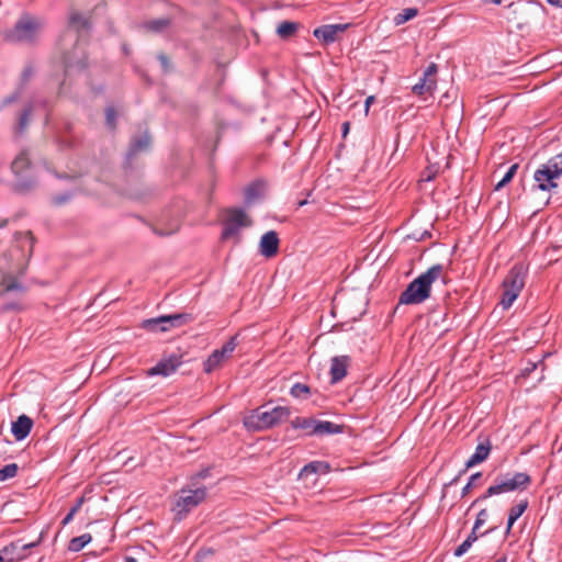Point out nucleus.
<instances>
[{"instance_id": "nucleus-1", "label": "nucleus", "mask_w": 562, "mask_h": 562, "mask_svg": "<svg viewBox=\"0 0 562 562\" xmlns=\"http://www.w3.org/2000/svg\"><path fill=\"white\" fill-rule=\"evenodd\" d=\"M446 273L442 265H434L427 271L414 279L400 295V304H420L430 297L431 285L437 280L446 282Z\"/></svg>"}, {"instance_id": "nucleus-2", "label": "nucleus", "mask_w": 562, "mask_h": 562, "mask_svg": "<svg viewBox=\"0 0 562 562\" xmlns=\"http://www.w3.org/2000/svg\"><path fill=\"white\" fill-rule=\"evenodd\" d=\"M34 237L30 231L19 232L14 235L12 245L4 252V259L12 271L23 273L34 248Z\"/></svg>"}, {"instance_id": "nucleus-3", "label": "nucleus", "mask_w": 562, "mask_h": 562, "mask_svg": "<svg viewBox=\"0 0 562 562\" xmlns=\"http://www.w3.org/2000/svg\"><path fill=\"white\" fill-rule=\"evenodd\" d=\"M289 416L290 409L288 407L274 406L268 408L261 406L245 416L244 426L252 431L263 430L285 422Z\"/></svg>"}, {"instance_id": "nucleus-4", "label": "nucleus", "mask_w": 562, "mask_h": 562, "mask_svg": "<svg viewBox=\"0 0 562 562\" xmlns=\"http://www.w3.org/2000/svg\"><path fill=\"white\" fill-rule=\"evenodd\" d=\"M11 171L14 177L12 190L16 193H29L36 187V178L33 175L32 164L26 150H22L11 162Z\"/></svg>"}, {"instance_id": "nucleus-5", "label": "nucleus", "mask_w": 562, "mask_h": 562, "mask_svg": "<svg viewBox=\"0 0 562 562\" xmlns=\"http://www.w3.org/2000/svg\"><path fill=\"white\" fill-rule=\"evenodd\" d=\"M530 483L531 479L525 472H514L498 475L494 480V483L486 490L485 494L476 499L475 503L494 495L514 491H524L530 485Z\"/></svg>"}, {"instance_id": "nucleus-6", "label": "nucleus", "mask_w": 562, "mask_h": 562, "mask_svg": "<svg viewBox=\"0 0 562 562\" xmlns=\"http://www.w3.org/2000/svg\"><path fill=\"white\" fill-rule=\"evenodd\" d=\"M562 176V151L542 164L533 173V180L541 191L558 188L557 180Z\"/></svg>"}, {"instance_id": "nucleus-7", "label": "nucleus", "mask_w": 562, "mask_h": 562, "mask_svg": "<svg viewBox=\"0 0 562 562\" xmlns=\"http://www.w3.org/2000/svg\"><path fill=\"white\" fill-rule=\"evenodd\" d=\"M526 273L521 266L513 267L503 281V294L499 304L508 310L525 286Z\"/></svg>"}, {"instance_id": "nucleus-8", "label": "nucleus", "mask_w": 562, "mask_h": 562, "mask_svg": "<svg viewBox=\"0 0 562 562\" xmlns=\"http://www.w3.org/2000/svg\"><path fill=\"white\" fill-rule=\"evenodd\" d=\"M207 495L205 487H196L192 488H181L176 495L172 512L178 517V519H182L186 517L193 508L199 506L202 502L205 501Z\"/></svg>"}, {"instance_id": "nucleus-9", "label": "nucleus", "mask_w": 562, "mask_h": 562, "mask_svg": "<svg viewBox=\"0 0 562 562\" xmlns=\"http://www.w3.org/2000/svg\"><path fill=\"white\" fill-rule=\"evenodd\" d=\"M226 218L223 223L222 239H234L235 244L240 240V231L252 224L250 217L240 209H229L226 211Z\"/></svg>"}, {"instance_id": "nucleus-10", "label": "nucleus", "mask_w": 562, "mask_h": 562, "mask_svg": "<svg viewBox=\"0 0 562 562\" xmlns=\"http://www.w3.org/2000/svg\"><path fill=\"white\" fill-rule=\"evenodd\" d=\"M191 319L189 314L165 315L156 318L145 319L142 328L150 333H165L171 328L179 327Z\"/></svg>"}, {"instance_id": "nucleus-11", "label": "nucleus", "mask_w": 562, "mask_h": 562, "mask_svg": "<svg viewBox=\"0 0 562 562\" xmlns=\"http://www.w3.org/2000/svg\"><path fill=\"white\" fill-rule=\"evenodd\" d=\"M43 22L34 16L24 15L15 24L10 37L12 41H32L41 31Z\"/></svg>"}, {"instance_id": "nucleus-12", "label": "nucleus", "mask_w": 562, "mask_h": 562, "mask_svg": "<svg viewBox=\"0 0 562 562\" xmlns=\"http://www.w3.org/2000/svg\"><path fill=\"white\" fill-rule=\"evenodd\" d=\"M40 542L22 543L21 540L14 541L5 546L0 551V562H21L29 557V550L37 546Z\"/></svg>"}, {"instance_id": "nucleus-13", "label": "nucleus", "mask_w": 562, "mask_h": 562, "mask_svg": "<svg viewBox=\"0 0 562 562\" xmlns=\"http://www.w3.org/2000/svg\"><path fill=\"white\" fill-rule=\"evenodd\" d=\"M237 346L236 337H232L221 349L214 350L204 362V371L211 373L222 367Z\"/></svg>"}, {"instance_id": "nucleus-14", "label": "nucleus", "mask_w": 562, "mask_h": 562, "mask_svg": "<svg viewBox=\"0 0 562 562\" xmlns=\"http://www.w3.org/2000/svg\"><path fill=\"white\" fill-rule=\"evenodd\" d=\"M183 363L182 355L172 353L162 358L156 366L150 368L147 372L148 375L169 376Z\"/></svg>"}, {"instance_id": "nucleus-15", "label": "nucleus", "mask_w": 562, "mask_h": 562, "mask_svg": "<svg viewBox=\"0 0 562 562\" xmlns=\"http://www.w3.org/2000/svg\"><path fill=\"white\" fill-rule=\"evenodd\" d=\"M438 66L431 63L424 71L419 82L413 87V92L417 95L432 93L437 86Z\"/></svg>"}, {"instance_id": "nucleus-16", "label": "nucleus", "mask_w": 562, "mask_h": 562, "mask_svg": "<svg viewBox=\"0 0 562 562\" xmlns=\"http://www.w3.org/2000/svg\"><path fill=\"white\" fill-rule=\"evenodd\" d=\"M348 24H327L316 27L313 35L324 44H330L339 40V36L347 30Z\"/></svg>"}, {"instance_id": "nucleus-17", "label": "nucleus", "mask_w": 562, "mask_h": 562, "mask_svg": "<svg viewBox=\"0 0 562 562\" xmlns=\"http://www.w3.org/2000/svg\"><path fill=\"white\" fill-rule=\"evenodd\" d=\"M279 237L274 231L265 233L259 243L260 254L267 258L274 257L279 250Z\"/></svg>"}, {"instance_id": "nucleus-18", "label": "nucleus", "mask_w": 562, "mask_h": 562, "mask_svg": "<svg viewBox=\"0 0 562 562\" xmlns=\"http://www.w3.org/2000/svg\"><path fill=\"white\" fill-rule=\"evenodd\" d=\"M89 26H90V21L88 18L83 16L82 14H80L78 12H71L69 15V21H68V29L65 32L61 41H64L68 36L74 37L75 34H72V33L79 34V32H81L83 30H88Z\"/></svg>"}, {"instance_id": "nucleus-19", "label": "nucleus", "mask_w": 562, "mask_h": 562, "mask_svg": "<svg viewBox=\"0 0 562 562\" xmlns=\"http://www.w3.org/2000/svg\"><path fill=\"white\" fill-rule=\"evenodd\" d=\"M350 366V358L348 356H337L331 359L330 378L333 383L342 380L347 374V369Z\"/></svg>"}, {"instance_id": "nucleus-20", "label": "nucleus", "mask_w": 562, "mask_h": 562, "mask_svg": "<svg viewBox=\"0 0 562 562\" xmlns=\"http://www.w3.org/2000/svg\"><path fill=\"white\" fill-rule=\"evenodd\" d=\"M32 428L33 420L26 415H21L12 423L11 431L15 440L21 441L29 436Z\"/></svg>"}, {"instance_id": "nucleus-21", "label": "nucleus", "mask_w": 562, "mask_h": 562, "mask_svg": "<svg viewBox=\"0 0 562 562\" xmlns=\"http://www.w3.org/2000/svg\"><path fill=\"white\" fill-rule=\"evenodd\" d=\"M491 449L492 445L490 439H484L476 446L474 453L467 461L465 468L470 469L476 464L484 462L488 458Z\"/></svg>"}, {"instance_id": "nucleus-22", "label": "nucleus", "mask_w": 562, "mask_h": 562, "mask_svg": "<svg viewBox=\"0 0 562 562\" xmlns=\"http://www.w3.org/2000/svg\"><path fill=\"white\" fill-rule=\"evenodd\" d=\"M266 190V183L263 181H256L249 184L245 189V201L247 204H251L260 199Z\"/></svg>"}, {"instance_id": "nucleus-23", "label": "nucleus", "mask_w": 562, "mask_h": 562, "mask_svg": "<svg viewBox=\"0 0 562 562\" xmlns=\"http://www.w3.org/2000/svg\"><path fill=\"white\" fill-rule=\"evenodd\" d=\"M528 501L521 499L519 503H517L515 506H513L509 509L508 514V521H507V528L506 532H509L515 521L525 513V510L528 508Z\"/></svg>"}, {"instance_id": "nucleus-24", "label": "nucleus", "mask_w": 562, "mask_h": 562, "mask_svg": "<svg viewBox=\"0 0 562 562\" xmlns=\"http://www.w3.org/2000/svg\"><path fill=\"white\" fill-rule=\"evenodd\" d=\"M342 427L328 420H316L314 435H333L341 432Z\"/></svg>"}, {"instance_id": "nucleus-25", "label": "nucleus", "mask_w": 562, "mask_h": 562, "mask_svg": "<svg viewBox=\"0 0 562 562\" xmlns=\"http://www.w3.org/2000/svg\"><path fill=\"white\" fill-rule=\"evenodd\" d=\"M14 271L10 269V272H4L0 270V291L8 292L15 289H19V282L16 278L12 274Z\"/></svg>"}, {"instance_id": "nucleus-26", "label": "nucleus", "mask_w": 562, "mask_h": 562, "mask_svg": "<svg viewBox=\"0 0 562 562\" xmlns=\"http://www.w3.org/2000/svg\"><path fill=\"white\" fill-rule=\"evenodd\" d=\"M300 24L292 21H283L277 27V34L281 38H289L295 34Z\"/></svg>"}, {"instance_id": "nucleus-27", "label": "nucleus", "mask_w": 562, "mask_h": 562, "mask_svg": "<svg viewBox=\"0 0 562 562\" xmlns=\"http://www.w3.org/2000/svg\"><path fill=\"white\" fill-rule=\"evenodd\" d=\"M292 426L297 429H303L307 435H314V428L316 426V419L296 417L292 420Z\"/></svg>"}, {"instance_id": "nucleus-28", "label": "nucleus", "mask_w": 562, "mask_h": 562, "mask_svg": "<svg viewBox=\"0 0 562 562\" xmlns=\"http://www.w3.org/2000/svg\"><path fill=\"white\" fill-rule=\"evenodd\" d=\"M92 537L90 533H83L79 537L72 538L69 542L68 549L72 552L82 550L90 541Z\"/></svg>"}, {"instance_id": "nucleus-29", "label": "nucleus", "mask_w": 562, "mask_h": 562, "mask_svg": "<svg viewBox=\"0 0 562 562\" xmlns=\"http://www.w3.org/2000/svg\"><path fill=\"white\" fill-rule=\"evenodd\" d=\"M418 14V10L416 8H406L397 13L393 21L395 25H401L406 23L407 21L414 19Z\"/></svg>"}, {"instance_id": "nucleus-30", "label": "nucleus", "mask_w": 562, "mask_h": 562, "mask_svg": "<svg viewBox=\"0 0 562 562\" xmlns=\"http://www.w3.org/2000/svg\"><path fill=\"white\" fill-rule=\"evenodd\" d=\"M170 21L169 19L161 18L153 21H148L145 23V27L151 32H160L168 27Z\"/></svg>"}, {"instance_id": "nucleus-31", "label": "nucleus", "mask_w": 562, "mask_h": 562, "mask_svg": "<svg viewBox=\"0 0 562 562\" xmlns=\"http://www.w3.org/2000/svg\"><path fill=\"white\" fill-rule=\"evenodd\" d=\"M150 143H151L150 136L148 134H144L142 137H139L138 139H135L132 143L131 150H132V153H137L140 150L147 149L150 146Z\"/></svg>"}, {"instance_id": "nucleus-32", "label": "nucleus", "mask_w": 562, "mask_h": 562, "mask_svg": "<svg viewBox=\"0 0 562 562\" xmlns=\"http://www.w3.org/2000/svg\"><path fill=\"white\" fill-rule=\"evenodd\" d=\"M310 393V387L303 383H295L290 390V394L296 398H305Z\"/></svg>"}, {"instance_id": "nucleus-33", "label": "nucleus", "mask_w": 562, "mask_h": 562, "mask_svg": "<svg viewBox=\"0 0 562 562\" xmlns=\"http://www.w3.org/2000/svg\"><path fill=\"white\" fill-rule=\"evenodd\" d=\"M18 470L19 468L16 463H10L4 465L3 468L0 469V481H5L14 477L18 473Z\"/></svg>"}, {"instance_id": "nucleus-34", "label": "nucleus", "mask_w": 562, "mask_h": 562, "mask_svg": "<svg viewBox=\"0 0 562 562\" xmlns=\"http://www.w3.org/2000/svg\"><path fill=\"white\" fill-rule=\"evenodd\" d=\"M518 169V164H514L513 166H510V168L508 169V171L505 173V176L503 177V179L501 181H498V183L496 184L495 187V190H501L502 188H504L507 183H509L512 181V179L514 178L516 171Z\"/></svg>"}, {"instance_id": "nucleus-35", "label": "nucleus", "mask_w": 562, "mask_h": 562, "mask_svg": "<svg viewBox=\"0 0 562 562\" xmlns=\"http://www.w3.org/2000/svg\"><path fill=\"white\" fill-rule=\"evenodd\" d=\"M31 113H32L31 108L24 109V111L21 113V115L19 117V128L21 131H23L27 126Z\"/></svg>"}, {"instance_id": "nucleus-36", "label": "nucleus", "mask_w": 562, "mask_h": 562, "mask_svg": "<svg viewBox=\"0 0 562 562\" xmlns=\"http://www.w3.org/2000/svg\"><path fill=\"white\" fill-rule=\"evenodd\" d=\"M488 518L487 509H482L476 516L475 522H474V531H477L481 526H483Z\"/></svg>"}, {"instance_id": "nucleus-37", "label": "nucleus", "mask_w": 562, "mask_h": 562, "mask_svg": "<svg viewBox=\"0 0 562 562\" xmlns=\"http://www.w3.org/2000/svg\"><path fill=\"white\" fill-rule=\"evenodd\" d=\"M323 467L326 468V465H324L322 462H311L302 469V474L303 473H316L318 471V469L323 468Z\"/></svg>"}, {"instance_id": "nucleus-38", "label": "nucleus", "mask_w": 562, "mask_h": 562, "mask_svg": "<svg viewBox=\"0 0 562 562\" xmlns=\"http://www.w3.org/2000/svg\"><path fill=\"white\" fill-rule=\"evenodd\" d=\"M105 117H106V123L108 125L111 127V128H114L115 127V119H116V113L114 111L113 108H108L105 110Z\"/></svg>"}, {"instance_id": "nucleus-39", "label": "nucleus", "mask_w": 562, "mask_h": 562, "mask_svg": "<svg viewBox=\"0 0 562 562\" xmlns=\"http://www.w3.org/2000/svg\"><path fill=\"white\" fill-rule=\"evenodd\" d=\"M179 231V224L176 223L173 224L170 228L168 229H158V228H154V232L159 235V236H169L171 234H175L176 232Z\"/></svg>"}, {"instance_id": "nucleus-40", "label": "nucleus", "mask_w": 562, "mask_h": 562, "mask_svg": "<svg viewBox=\"0 0 562 562\" xmlns=\"http://www.w3.org/2000/svg\"><path fill=\"white\" fill-rule=\"evenodd\" d=\"M473 543H471L470 541H468L467 539L456 549L454 551V555L456 557H461L472 546Z\"/></svg>"}, {"instance_id": "nucleus-41", "label": "nucleus", "mask_w": 562, "mask_h": 562, "mask_svg": "<svg viewBox=\"0 0 562 562\" xmlns=\"http://www.w3.org/2000/svg\"><path fill=\"white\" fill-rule=\"evenodd\" d=\"M482 476L481 472H476L471 475L469 483L463 487L462 495H467L469 491L471 490L472 485L474 484L475 480L480 479Z\"/></svg>"}, {"instance_id": "nucleus-42", "label": "nucleus", "mask_w": 562, "mask_h": 562, "mask_svg": "<svg viewBox=\"0 0 562 562\" xmlns=\"http://www.w3.org/2000/svg\"><path fill=\"white\" fill-rule=\"evenodd\" d=\"M69 199H70L69 195H56L53 198V202L56 205H61V204L66 203Z\"/></svg>"}, {"instance_id": "nucleus-43", "label": "nucleus", "mask_w": 562, "mask_h": 562, "mask_svg": "<svg viewBox=\"0 0 562 562\" xmlns=\"http://www.w3.org/2000/svg\"><path fill=\"white\" fill-rule=\"evenodd\" d=\"M374 100H375L374 95H369L366 99V102H364V113H366V115H368L370 105L374 102Z\"/></svg>"}, {"instance_id": "nucleus-44", "label": "nucleus", "mask_w": 562, "mask_h": 562, "mask_svg": "<svg viewBox=\"0 0 562 562\" xmlns=\"http://www.w3.org/2000/svg\"><path fill=\"white\" fill-rule=\"evenodd\" d=\"M32 75H33V69L31 67H26L22 74L23 80L27 81L32 77Z\"/></svg>"}, {"instance_id": "nucleus-45", "label": "nucleus", "mask_w": 562, "mask_h": 562, "mask_svg": "<svg viewBox=\"0 0 562 562\" xmlns=\"http://www.w3.org/2000/svg\"><path fill=\"white\" fill-rule=\"evenodd\" d=\"M83 504V497L79 498L76 503V505L70 509V513L72 514H77L78 510L80 509L81 505Z\"/></svg>"}, {"instance_id": "nucleus-46", "label": "nucleus", "mask_w": 562, "mask_h": 562, "mask_svg": "<svg viewBox=\"0 0 562 562\" xmlns=\"http://www.w3.org/2000/svg\"><path fill=\"white\" fill-rule=\"evenodd\" d=\"M468 541L471 543H474L477 540L476 531H474V528L472 529L471 533L467 538Z\"/></svg>"}, {"instance_id": "nucleus-47", "label": "nucleus", "mask_w": 562, "mask_h": 562, "mask_svg": "<svg viewBox=\"0 0 562 562\" xmlns=\"http://www.w3.org/2000/svg\"><path fill=\"white\" fill-rule=\"evenodd\" d=\"M74 516H75V514H72V513H70V512H69V513L67 514V516L63 519V525H64V526H65V525H68V524L72 520Z\"/></svg>"}, {"instance_id": "nucleus-48", "label": "nucleus", "mask_w": 562, "mask_h": 562, "mask_svg": "<svg viewBox=\"0 0 562 562\" xmlns=\"http://www.w3.org/2000/svg\"><path fill=\"white\" fill-rule=\"evenodd\" d=\"M349 128H350V123L349 122H345L342 124V135L346 136L349 132Z\"/></svg>"}, {"instance_id": "nucleus-49", "label": "nucleus", "mask_w": 562, "mask_h": 562, "mask_svg": "<svg viewBox=\"0 0 562 562\" xmlns=\"http://www.w3.org/2000/svg\"><path fill=\"white\" fill-rule=\"evenodd\" d=\"M159 59H160V61H161L162 66H164L165 68H167V67H168V59H167V57H166V56H164V55H160V56H159Z\"/></svg>"}, {"instance_id": "nucleus-50", "label": "nucleus", "mask_w": 562, "mask_h": 562, "mask_svg": "<svg viewBox=\"0 0 562 562\" xmlns=\"http://www.w3.org/2000/svg\"><path fill=\"white\" fill-rule=\"evenodd\" d=\"M548 2L557 7H562V0H548Z\"/></svg>"}, {"instance_id": "nucleus-51", "label": "nucleus", "mask_w": 562, "mask_h": 562, "mask_svg": "<svg viewBox=\"0 0 562 562\" xmlns=\"http://www.w3.org/2000/svg\"><path fill=\"white\" fill-rule=\"evenodd\" d=\"M307 204V200H302L297 203V206L301 207L303 205Z\"/></svg>"}, {"instance_id": "nucleus-52", "label": "nucleus", "mask_w": 562, "mask_h": 562, "mask_svg": "<svg viewBox=\"0 0 562 562\" xmlns=\"http://www.w3.org/2000/svg\"><path fill=\"white\" fill-rule=\"evenodd\" d=\"M67 67H71V64L66 59Z\"/></svg>"}, {"instance_id": "nucleus-53", "label": "nucleus", "mask_w": 562, "mask_h": 562, "mask_svg": "<svg viewBox=\"0 0 562 562\" xmlns=\"http://www.w3.org/2000/svg\"><path fill=\"white\" fill-rule=\"evenodd\" d=\"M4 224H5V222H1V223H0V227H3V226H4Z\"/></svg>"}, {"instance_id": "nucleus-54", "label": "nucleus", "mask_w": 562, "mask_h": 562, "mask_svg": "<svg viewBox=\"0 0 562 562\" xmlns=\"http://www.w3.org/2000/svg\"><path fill=\"white\" fill-rule=\"evenodd\" d=\"M130 562H135V559H130Z\"/></svg>"}, {"instance_id": "nucleus-55", "label": "nucleus", "mask_w": 562, "mask_h": 562, "mask_svg": "<svg viewBox=\"0 0 562 562\" xmlns=\"http://www.w3.org/2000/svg\"><path fill=\"white\" fill-rule=\"evenodd\" d=\"M496 562H505L504 560H497Z\"/></svg>"}]
</instances>
